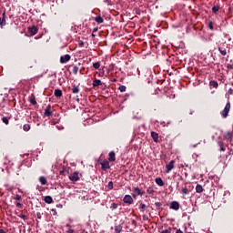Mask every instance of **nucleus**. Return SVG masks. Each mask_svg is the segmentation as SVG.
Wrapping results in <instances>:
<instances>
[{
    "mask_svg": "<svg viewBox=\"0 0 233 233\" xmlns=\"http://www.w3.org/2000/svg\"><path fill=\"white\" fill-rule=\"evenodd\" d=\"M0 233H5V230L4 229H0Z\"/></svg>",
    "mask_w": 233,
    "mask_h": 233,
    "instance_id": "obj_45",
    "label": "nucleus"
},
{
    "mask_svg": "<svg viewBox=\"0 0 233 233\" xmlns=\"http://www.w3.org/2000/svg\"><path fill=\"white\" fill-rule=\"evenodd\" d=\"M95 21H96V23H98V25H101V23H103V17H101V16H96V17L95 18Z\"/></svg>",
    "mask_w": 233,
    "mask_h": 233,
    "instance_id": "obj_20",
    "label": "nucleus"
},
{
    "mask_svg": "<svg viewBox=\"0 0 233 233\" xmlns=\"http://www.w3.org/2000/svg\"><path fill=\"white\" fill-rule=\"evenodd\" d=\"M155 181L157 185H158V187H163L165 185V182H163V179L161 177H157Z\"/></svg>",
    "mask_w": 233,
    "mask_h": 233,
    "instance_id": "obj_12",
    "label": "nucleus"
},
{
    "mask_svg": "<svg viewBox=\"0 0 233 233\" xmlns=\"http://www.w3.org/2000/svg\"><path fill=\"white\" fill-rule=\"evenodd\" d=\"M220 150L221 152H225V148L223 147V146H220Z\"/></svg>",
    "mask_w": 233,
    "mask_h": 233,
    "instance_id": "obj_43",
    "label": "nucleus"
},
{
    "mask_svg": "<svg viewBox=\"0 0 233 233\" xmlns=\"http://www.w3.org/2000/svg\"><path fill=\"white\" fill-rule=\"evenodd\" d=\"M84 45H85V42H83L82 40L78 42V46H84Z\"/></svg>",
    "mask_w": 233,
    "mask_h": 233,
    "instance_id": "obj_39",
    "label": "nucleus"
},
{
    "mask_svg": "<svg viewBox=\"0 0 233 233\" xmlns=\"http://www.w3.org/2000/svg\"><path fill=\"white\" fill-rule=\"evenodd\" d=\"M118 90H120L121 92H127V86H120L118 87Z\"/></svg>",
    "mask_w": 233,
    "mask_h": 233,
    "instance_id": "obj_29",
    "label": "nucleus"
},
{
    "mask_svg": "<svg viewBox=\"0 0 233 233\" xmlns=\"http://www.w3.org/2000/svg\"><path fill=\"white\" fill-rule=\"evenodd\" d=\"M45 201H46L48 205H50V203H52V202L54 201V199H52V197L46 196V197L45 198Z\"/></svg>",
    "mask_w": 233,
    "mask_h": 233,
    "instance_id": "obj_17",
    "label": "nucleus"
},
{
    "mask_svg": "<svg viewBox=\"0 0 233 233\" xmlns=\"http://www.w3.org/2000/svg\"><path fill=\"white\" fill-rule=\"evenodd\" d=\"M44 116H46V117H50V116H52V106L48 105L46 107Z\"/></svg>",
    "mask_w": 233,
    "mask_h": 233,
    "instance_id": "obj_4",
    "label": "nucleus"
},
{
    "mask_svg": "<svg viewBox=\"0 0 233 233\" xmlns=\"http://www.w3.org/2000/svg\"><path fill=\"white\" fill-rule=\"evenodd\" d=\"M23 129L25 130V132H28V130H30V126L28 124H25Z\"/></svg>",
    "mask_w": 233,
    "mask_h": 233,
    "instance_id": "obj_25",
    "label": "nucleus"
},
{
    "mask_svg": "<svg viewBox=\"0 0 233 233\" xmlns=\"http://www.w3.org/2000/svg\"><path fill=\"white\" fill-rule=\"evenodd\" d=\"M2 120H3V123H5V125H8L9 121H8V118H7V117L4 116V117L2 118Z\"/></svg>",
    "mask_w": 233,
    "mask_h": 233,
    "instance_id": "obj_32",
    "label": "nucleus"
},
{
    "mask_svg": "<svg viewBox=\"0 0 233 233\" xmlns=\"http://www.w3.org/2000/svg\"><path fill=\"white\" fill-rule=\"evenodd\" d=\"M65 172H66V168H65V169L61 170V171H60V175L65 174Z\"/></svg>",
    "mask_w": 233,
    "mask_h": 233,
    "instance_id": "obj_42",
    "label": "nucleus"
},
{
    "mask_svg": "<svg viewBox=\"0 0 233 233\" xmlns=\"http://www.w3.org/2000/svg\"><path fill=\"white\" fill-rule=\"evenodd\" d=\"M100 85H102L101 80L96 79V80L93 81V86L94 87L100 86Z\"/></svg>",
    "mask_w": 233,
    "mask_h": 233,
    "instance_id": "obj_16",
    "label": "nucleus"
},
{
    "mask_svg": "<svg viewBox=\"0 0 233 233\" xmlns=\"http://www.w3.org/2000/svg\"><path fill=\"white\" fill-rule=\"evenodd\" d=\"M111 208H112L113 210H116V208H117V204L113 203V204L111 205Z\"/></svg>",
    "mask_w": 233,
    "mask_h": 233,
    "instance_id": "obj_37",
    "label": "nucleus"
},
{
    "mask_svg": "<svg viewBox=\"0 0 233 233\" xmlns=\"http://www.w3.org/2000/svg\"><path fill=\"white\" fill-rule=\"evenodd\" d=\"M18 217L21 218V219H24L25 221H26V219H28V218H26V216H25L23 214H20Z\"/></svg>",
    "mask_w": 233,
    "mask_h": 233,
    "instance_id": "obj_34",
    "label": "nucleus"
},
{
    "mask_svg": "<svg viewBox=\"0 0 233 233\" xmlns=\"http://www.w3.org/2000/svg\"><path fill=\"white\" fill-rule=\"evenodd\" d=\"M2 15H3V17L0 18V26H1V28H3V26L6 25V13L4 12Z\"/></svg>",
    "mask_w": 233,
    "mask_h": 233,
    "instance_id": "obj_5",
    "label": "nucleus"
},
{
    "mask_svg": "<svg viewBox=\"0 0 233 233\" xmlns=\"http://www.w3.org/2000/svg\"><path fill=\"white\" fill-rule=\"evenodd\" d=\"M221 56H227V49H221V48H218Z\"/></svg>",
    "mask_w": 233,
    "mask_h": 233,
    "instance_id": "obj_27",
    "label": "nucleus"
},
{
    "mask_svg": "<svg viewBox=\"0 0 233 233\" xmlns=\"http://www.w3.org/2000/svg\"><path fill=\"white\" fill-rule=\"evenodd\" d=\"M160 233H170V230L165 229V230H162Z\"/></svg>",
    "mask_w": 233,
    "mask_h": 233,
    "instance_id": "obj_41",
    "label": "nucleus"
},
{
    "mask_svg": "<svg viewBox=\"0 0 233 233\" xmlns=\"http://www.w3.org/2000/svg\"><path fill=\"white\" fill-rule=\"evenodd\" d=\"M28 32H29L32 35H35V34H37V27H35V26L28 27Z\"/></svg>",
    "mask_w": 233,
    "mask_h": 233,
    "instance_id": "obj_11",
    "label": "nucleus"
},
{
    "mask_svg": "<svg viewBox=\"0 0 233 233\" xmlns=\"http://www.w3.org/2000/svg\"><path fill=\"white\" fill-rule=\"evenodd\" d=\"M39 181L41 185H45L46 183V178L45 177H40Z\"/></svg>",
    "mask_w": 233,
    "mask_h": 233,
    "instance_id": "obj_23",
    "label": "nucleus"
},
{
    "mask_svg": "<svg viewBox=\"0 0 233 233\" xmlns=\"http://www.w3.org/2000/svg\"><path fill=\"white\" fill-rule=\"evenodd\" d=\"M208 28L209 30H214V25H212V22L208 23Z\"/></svg>",
    "mask_w": 233,
    "mask_h": 233,
    "instance_id": "obj_36",
    "label": "nucleus"
},
{
    "mask_svg": "<svg viewBox=\"0 0 233 233\" xmlns=\"http://www.w3.org/2000/svg\"><path fill=\"white\" fill-rule=\"evenodd\" d=\"M29 102L31 103V105H37V101H35V96H31L29 98Z\"/></svg>",
    "mask_w": 233,
    "mask_h": 233,
    "instance_id": "obj_18",
    "label": "nucleus"
},
{
    "mask_svg": "<svg viewBox=\"0 0 233 233\" xmlns=\"http://www.w3.org/2000/svg\"><path fill=\"white\" fill-rule=\"evenodd\" d=\"M170 208H172V210H179V202H177V201L171 202Z\"/></svg>",
    "mask_w": 233,
    "mask_h": 233,
    "instance_id": "obj_8",
    "label": "nucleus"
},
{
    "mask_svg": "<svg viewBox=\"0 0 233 233\" xmlns=\"http://www.w3.org/2000/svg\"><path fill=\"white\" fill-rule=\"evenodd\" d=\"M55 96L56 97H61L63 96V91H61L60 89H56Z\"/></svg>",
    "mask_w": 233,
    "mask_h": 233,
    "instance_id": "obj_15",
    "label": "nucleus"
},
{
    "mask_svg": "<svg viewBox=\"0 0 233 233\" xmlns=\"http://www.w3.org/2000/svg\"><path fill=\"white\" fill-rule=\"evenodd\" d=\"M99 66H101V64L99 62H96L93 64V68H96V70H97V68H99Z\"/></svg>",
    "mask_w": 233,
    "mask_h": 233,
    "instance_id": "obj_24",
    "label": "nucleus"
},
{
    "mask_svg": "<svg viewBox=\"0 0 233 233\" xmlns=\"http://www.w3.org/2000/svg\"><path fill=\"white\" fill-rule=\"evenodd\" d=\"M210 86H213V88H218V82L212 80L210 81L209 83Z\"/></svg>",
    "mask_w": 233,
    "mask_h": 233,
    "instance_id": "obj_21",
    "label": "nucleus"
},
{
    "mask_svg": "<svg viewBox=\"0 0 233 233\" xmlns=\"http://www.w3.org/2000/svg\"><path fill=\"white\" fill-rule=\"evenodd\" d=\"M139 208H140V210H142V212H145V208H147V206L145 204L141 203L139 205Z\"/></svg>",
    "mask_w": 233,
    "mask_h": 233,
    "instance_id": "obj_28",
    "label": "nucleus"
},
{
    "mask_svg": "<svg viewBox=\"0 0 233 233\" xmlns=\"http://www.w3.org/2000/svg\"><path fill=\"white\" fill-rule=\"evenodd\" d=\"M133 223H136V220H133Z\"/></svg>",
    "mask_w": 233,
    "mask_h": 233,
    "instance_id": "obj_49",
    "label": "nucleus"
},
{
    "mask_svg": "<svg viewBox=\"0 0 233 233\" xmlns=\"http://www.w3.org/2000/svg\"><path fill=\"white\" fill-rule=\"evenodd\" d=\"M109 161H116V153L114 151L109 152Z\"/></svg>",
    "mask_w": 233,
    "mask_h": 233,
    "instance_id": "obj_13",
    "label": "nucleus"
},
{
    "mask_svg": "<svg viewBox=\"0 0 233 233\" xmlns=\"http://www.w3.org/2000/svg\"><path fill=\"white\" fill-rule=\"evenodd\" d=\"M15 199L16 201H21V196L16 195Z\"/></svg>",
    "mask_w": 233,
    "mask_h": 233,
    "instance_id": "obj_40",
    "label": "nucleus"
},
{
    "mask_svg": "<svg viewBox=\"0 0 233 233\" xmlns=\"http://www.w3.org/2000/svg\"><path fill=\"white\" fill-rule=\"evenodd\" d=\"M176 233H183V231H181V229H177Z\"/></svg>",
    "mask_w": 233,
    "mask_h": 233,
    "instance_id": "obj_44",
    "label": "nucleus"
},
{
    "mask_svg": "<svg viewBox=\"0 0 233 233\" xmlns=\"http://www.w3.org/2000/svg\"><path fill=\"white\" fill-rule=\"evenodd\" d=\"M107 188H109V190H112V188H114V182L109 181L107 184Z\"/></svg>",
    "mask_w": 233,
    "mask_h": 233,
    "instance_id": "obj_26",
    "label": "nucleus"
},
{
    "mask_svg": "<svg viewBox=\"0 0 233 233\" xmlns=\"http://www.w3.org/2000/svg\"><path fill=\"white\" fill-rule=\"evenodd\" d=\"M78 71H79V67H77V66H75L73 67V72H74L75 74H77Z\"/></svg>",
    "mask_w": 233,
    "mask_h": 233,
    "instance_id": "obj_33",
    "label": "nucleus"
},
{
    "mask_svg": "<svg viewBox=\"0 0 233 233\" xmlns=\"http://www.w3.org/2000/svg\"><path fill=\"white\" fill-rule=\"evenodd\" d=\"M218 11H219V5H214L212 7L213 14H218Z\"/></svg>",
    "mask_w": 233,
    "mask_h": 233,
    "instance_id": "obj_19",
    "label": "nucleus"
},
{
    "mask_svg": "<svg viewBox=\"0 0 233 233\" xmlns=\"http://www.w3.org/2000/svg\"><path fill=\"white\" fill-rule=\"evenodd\" d=\"M101 167L102 170H108V168H110V163L107 160H106L101 163Z\"/></svg>",
    "mask_w": 233,
    "mask_h": 233,
    "instance_id": "obj_9",
    "label": "nucleus"
},
{
    "mask_svg": "<svg viewBox=\"0 0 233 233\" xmlns=\"http://www.w3.org/2000/svg\"><path fill=\"white\" fill-rule=\"evenodd\" d=\"M182 194H188V188L183 187L182 188Z\"/></svg>",
    "mask_w": 233,
    "mask_h": 233,
    "instance_id": "obj_35",
    "label": "nucleus"
},
{
    "mask_svg": "<svg viewBox=\"0 0 233 233\" xmlns=\"http://www.w3.org/2000/svg\"><path fill=\"white\" fill-rule=\"evenodd\" d=\"M70 59H71L70 55H65L64 56L60 57V63L62 64L68 63Z\"/></svg>",
    "mask_w": 233,
    "mask_h": 233,
    "instance_id": "obj_7",
    "label": "nucleus"
},
{
    "mask_svg": "<svg viewBox=\"0 0 233 233\" xmlns=\"http://www.w3.org/2000/svg\"><path fill=\"white\" fill-rule=\"evenodd\" d=\"M77 103H79V98L76 99Z\"/></svg>",
    "mask_w": 233,
    "mask_h": 233,
    "instance_id": "obj_48",
    "label": "nucleus"
},
{
    "mask_svg": "<svg viewBox=\"0 0 233 233\" xmlns=\"http://www.w3.org/2000/svg\"><path fill=\"white\" fill-rule=\"evenodd\" d=\"M133 223H136V220H133Z\"/></svg>",
    "mask_w": 233,
    "mask_h": 233,
    "instance_id": "obj_50",
    "label": "nucleus"
},
{
    "mask_svg": "<svg viewBox=\"0 0 233 233\" xmlns=\"http://www.w3.org/2000/svg\"><path fill=\"white\" fill-rule=\"evenodd\" d=\"M73 94H79V87L74 86L72 88Z\"/></svg>",
    "mask_w": 233,
    "mask_h": 233,
    "instance_id": "obj_22",
    "label": "nucleus"
},
{
    "mask_svg": "<svg viewBox=\"0 0 233 233\" xmlns=\"http://www.w3.org/2000/svg\"><path fill=\"white\" fill-rule=\"evenodd\" d=\"M16 207H17L18 208H23V204H21L20 202H17V203H16Z\"/></svg>",
    "mask_w": 233,
    "mask_h": 233,
    "instance_id": "obj_38",
    "label": "nucleus"
},
{
    "mask_svg": "<svg viewBox=\"0 0 233 233\" xmlns=\"http://www.w3.org/2000/svg\"><path fill=\"white\" fill-rule=\"evenodd\" d=\"M135 192H136V194H137L138 196H141V189H139V187H136L135 188Z\"/></svg>",
    "mask_w": 233,
    "mask_h": 233,
    "instance_id": "obj_30",
    "label": "nucleus"
},
{
    "mask_svg": "<svg viewBox=\"0 0 233 233\" xmlns=\"http://www.w3.org/2000/svg\"><path fill=\"white\" fill-rule=\"evenodd\" d=\"M70 181L73 183H76V181H79V173L78 172H74L69 176Z\"/></svg>",
    "mask_w": 233,
    "mask_h": 233,
    "instance_id": "obj_2",
    "label": "nucleus"
},
{
    "mask_svg": "<svg viewBox=\"0 0 233 233\" xmlns=\"http://www.w3.org/2000/svg\"><path fill=\"white\" fill-rule=\"evenodd\" d=\"M91 35H92V37H96V35H94V34H92Z\"/></svg>",
    "mask_w": 233,
    "mask_h": 233,
    "instance_id": "obj_46",
    "label": "nucleus"
},
{
    "mask_svg": "<svg viewBox=\"0 0 233 233\" xmlns=\"http://www.w3.org/2000/svg\"><path fill=\"white\" fill-rule=\"evenodd\" d=\"M123 201L127 205H132V203H134V198H132V197L129 195H126L123 198Z\"/></svg>",
    "mask_w": 233,
    "mask_h": 233,
    "instance_id": "obj_3",
    "label": "nucleus"
},
{
    "mask_svg": "<svg viewBox=\"0 0 233 233\" xmlns=\"http://www.w3.org/2000/svg\"><path fill=\"white\" fill-rule=\"evenodd\" d=\"M66 227L69 228L67 233H74V229H72V227L69 224H67Z\"/></svg>",
    "mask_w": 233,
    "mask_h": 233,
    "instance_id": "obj_31",
    "label": "nucleus"
},
{
    "mask_svg": "<svg viewBox=\"0 0 233 233\" xmlns=\"http://www.w3.org/2000/svg\"><path fill=\"white\" fill-rule=\"evenodd\" d=\"M196 192H198V194H201V192H203V186L198 184L196 187Z\"/></svg>",
    "mask_w": 233,
    "mask_h": 233,
    "instance_id": "obj_14",
    "label": "nucleus"
},
{
    "mask_svg": "<svg viewBox=\"0 0 233 233\" xmlns=\"http://www.w3.org/2000/svg\"><path fill=\"white\" fill-rule=\"evenodd\" d=\"M174 163H175V161L174 160H171L167 166H166V172H167V174H168L171 170H172V168H174Z\"/></svg>",
    "mask_w": 233,
    "mask_h": 233,
    "instance_id": "obj_6",
    "label": "nucleus"
},
{
    "mask_svg": "<svg viewBox=\"0 0 233 233\" xmlns=\"http://www.w3.org/2000/svg\"><path fill=\"white\" fill-rule=\"evenodd\" d=\"M94 32H97V29H94Z\"/></svg>",
    "mask_w": 233,
    "mask_h": 233,
    "instance_id": "obj_47",
    "label": "nucleus"
},
{
    "mask_svg": "<svg viewBox=\"0 0 233 233\" xmlns=\"http://www.w3.org/2000/svg\"><path fill=\"white\" fill-rule=\"evenodd\" d=\"M229 112H230V102H228V103L225 106V108L223 109V111H222V113H221L222 117H224V119H225L226 117H228Z\"/></svg>",
    "mask_w": 233,
    "mask_h": 233,
    "instance_id": "obj_1",
    "label": "nucleus"
},
{
    "mask_svg": "<svg viewBox=\"0 0 233 233\" xmlns=\"http://www.w3.org/2000/svg\"><path fill=\"white\" fill-rule=\"evenodd\" d=\"M151 137L155 143H157L159 141V135L154 131L151 132Z\"/></svg>",
    "mask_w": 233,
    "mask_h": 233,
    "instance_id": "obj_10",
    "label": "nucleus"
}]
</instances>
